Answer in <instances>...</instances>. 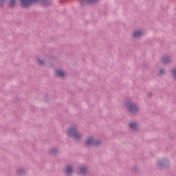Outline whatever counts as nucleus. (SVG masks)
Returning <instances> with one entry per match:
<instances>
[{"label": "nucleus", "mask_w": 176, "mask_h": 176, "mask_svg": "<svg viewBox=\"0 0 176 176\" xmlns=\"http://www.w3.org/2000/svg\"><path fill=\"white\" fill-rule=\"evenodd\" d=\"M173 76L176 78V69L173 70Z\"/></svg>", "instance_id": "15"}, {"label": "nucleus", "mask_w": 176, "mask_h": 176, "mask_svg": "<svg viewBox=\"0 0 176 176\" xmlns=\"http://www.w3.org/2000/svg\"><path fill=\"white\" fill-rule=\"evenodd\" d=\"M142 32L141 31L135 32L133 34V36L135 38H140V36H142Z\"/></svg>", "instance_id": "6"}, {"label": "nucleus", "mask_w": 176, "mask_h": 176, "mask_svg": "<svg viewBox=\"0 0 176 176\" xmlns=\"http://www.w3.org/2000/svg\"><path fill=\"white\" fill-rule=\"evenodd\" d=\"M67 134L69 135V137H73L74 140L75 141H78L79 138H80V135L76 131V129L75 128H71L69 130L67 131Z\"/></svg>", "instance_id": "2"}, {"label": "nucleus", "mask_w": 176, "mask_h": 176, "mask_svg": "<svg viewBox=\"0 0 176 176\" xmlns=\"http://www.w3.org/2000/svg\"><path fill=\"white\" fill-rule=\"evenodd\" d=\"M16 3V0H10V6H14Z\"/></svg>", "instance_id": "12"}, {"label": "nucleus", "mask_w": 176, "mask_h": 176, "mask_svg": "<svg viewBox=\"0 0 176 176\" xmlns=\"http://www.w3.org/2000/svg\"><path fill=\"white\" fill-rule=\"evenodd\" d=\"M89 145H98V142L94 140V138H90L89 140Z\"/></svg>", "instance_id": "4"}, {"label": "nucleus", "mask_w": 176, "mask_h": 176, "mask_svg": "<svg viewBox=\"0 0 176 176\" xmlns=\"http://www.w3.org/2000/svg\"><path fill=\"white\" fill-rule=\"evenodd\" d=\"M160 72H161V74H164V72H166V71L162 69V70L160 71Z\"/></svg>", "instance_id": "18"}, {"label": "nucleus", "mask_w": 176, "mask_h": 176, "mask_svg": "<svg viewBox=\"0 0 176 176\" xmlns=\"http://www.w3.org/2000/svg\"><path fill=\"white\" fill-rule=\"evenodd\" d=\"M85 173H86V168H80V172H79L80 174H85Z\"/></svg>", "instance_id": "10"}, {"label": "nucleus", "mask_w": 176, "mask_h": 176, "mask_svg": "<svg viewBox=\"0 0 176 176\" xmlns=\"http://www.w3.org/2000/svg\"><path fill=\"white\" fill-rule=\"evenodd\" d=\"M84 145H85V146H89V140H85V143H84Z\"/></svg>", "instance_id": "13"}, {"label": "nucleus", "mask_w": 176, "mask_h": 176, "mask_svg": "<svg viewBox=\"0 0 176 176\" xmlns=\"http://www.w3.org/2000/svg\"><path fill=\"white\" fill-rule=\"evenodd\" d=\"M3 2H5V0H0V5H2V3H3Z\"/></svg>", "instance_id": "17"}, {"label": "nucleus", "mask_w": 176, "mask_h": 176, "mask_svg": "<svg viewBox=\"0 0 176 176\" xmlns=\"http://www.w3.org/2000/svg\"><path fill=\"white\" fill-rule=\"evenodd\" d=\"M38 63L39 65H42V64H43V61L41 60V59L38 60Z\"/></svg>", "instance_id": "14"}, {"label": "nucleus", "mask_w": 176, "mask_h": 176, "mask_svg": "<svg viewBox=\"0 0 176 176\" xmlns=\"http://www.w3.org/2000/svg\"><path fill=\"white\" fill-rule=\"evenodd\" d=\"M97 0H89V3H94Z\"/></svg>", "instance_id": "16"}, {"label": "nucleus", "mask_w": 176, "mask_h": 176, "mask_svg": "<svg viewBox=\"0 0 176 176\" xmlns=\"http://www.w3.org/2000/svg\"><path fill=\"white\" fill-rule=\"evenodd\" d=\"M170 61L171 60L168 56H164L162 58V62L164 63V64H168V63H170Z\"/></svg>", "instance_id": "5"}, {"label": "nucleus", "mask_w": 176, "mask_h": 176, "mask_svg": "<svg viewBox=\"0 0 176 176\" xmlns=\"http://www.w3.org/2000/svg\"><path fill=\"white\" fill-rule=\"evenodd\" d=\"M88 2H89V0H81L80 4L84 6V5H86V3H88Z\"/></svg>", "instance_id": "11"}, {"label": "nucleus", "mask_w": 176, "mask_h": 176, "mask_svg": "<svg viewBox=\"0 0 176 176\" xmlns=\"http://www.w3.org/2000/svg\"><path fill=\"white\" fill-rule=\"evenodd\" d=\"M21 3L23 8H28V6H30V5H33V3H42L44 6H46V2L47 0H20Z\"/></svg>", "instance_id": "1"}, {"label": "nucleus", "mask_w": 176, "mask_h": 176, "mask_svg": "<svg viewBox=\"0 0 176 176\" xmlns=\"http://www.w3.org/2000/svg\"><path fill=\"white\" fill-rule=\"evenodd\" d=\"M65 74L61 70H57L56 71V76H60V78H63Z\"/></svg>", "instance_id": "7"}, {"label": "nucleus", "mask_w": 176, "mask_h": 176, "mask_svg": "<svg viewBox=\"0 0 176 176\" xmlns=\"http://www.w3.org/2000/svg\"><path fill=\"white\" fill-rule=\"evenodd\" d=\"M125 107L129 111L131 112V113H135V112L138 111V107H137V104L131 102L125 103Z\"/></svg>", "instance_id": "3"}, {"label": "nucleus", "mask_w": 176, "mask_h": 176, "mask_svg": "<svg viewBox=\"0 0 176 176\" xmlns=\"http://www.w3.org/2000/svg\"><path fill=\"white\" fill-rule=\"evenodd\" d=\"M70 173H72V168H71L69 166L66 167L65 174H70Z\"/></svg>", "instance_id": "8"}, {"label": "nucleus", "mask_w": 176, "mask_h": 176, "mask_svg": "<svg viewBox=\"0 0 176 176\" xmlns=\"http://www.w3.org/2000/svg\"><path fill=\"white\" fill-rule=\"evenodd\" d=\"M129 126H130L131 129H133L134 130H135V129H137V123H135V122L131 123Z\"/></svg>", "instance_id": "9"}]
</instances>
